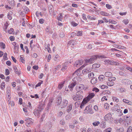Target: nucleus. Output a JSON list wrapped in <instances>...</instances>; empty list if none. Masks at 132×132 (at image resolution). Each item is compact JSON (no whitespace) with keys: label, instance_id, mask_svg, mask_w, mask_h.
<instances>
[{"label":"nucleus","instance_id":"nucleus-2","mask_svg":"<svg viewBox=\"0 0 132 132\" xmlns=\"http://www.w3.org/2000/svg\"><path fill=\"white\" fill-rule=\"evenodd\" d=\"M84 93L82 91L77 92L76 94L72 97L73 100L75 101H78L81 100L83 98Z\"/></svg>","mask_w":132,"mask_h":132},{"label":"nucleus","instance_id":"nucleus-11","mask_svg":"<svg viewBox=\"0 0 132 132\" xmlns=\"http://www.w3.org/2000/svg\"><path fill=\"white\" fill-rule=\"evenodd\" d=\"M69 64V63L68 62H66L63 65L62 68L61 69V70L63 71L64 69H66L67 68V66Z\"/></svg>","mask_w":132,"mask_h":132},{"label":"nucleus","instance_id":"nucleus-23","mask_svg":"<svg viewBox=\"0 0 132 132\" xmlns=\"http://www.w3.org/2000/svg\"><path fill=\"white\" fill-rule=\"evenodd\" d=\"M72 109V105H70L67 107V111L68 112H69Z\"/></svg>","mask_w":132,"mask_h":132},{"label":"nucleus","instance_id":"nucleus-49","mask_svg":"<svg viewBox=\"0 0 132 132\" xmlns=\"http://www.w3.org/2000/svg\"><path fill=\"white\" fill-rule=\"evenodd\" d=\"M9 39L11 41H14L15 39V37L14 36H11L9 37Z\"/></svg>","mask_w":132,"mask_h":132},{"label":"nucleus","instance_id":"nucleus-38","mask_svg":"<svg viewBox=\"0 0 132 132\" xmlns=\"http://www.w3.org/2000/svg\"><path fill=\"white\" fill-rule=\"evenodd\" d=\"M5 83L4 82H2L1 85V88L3 89L5 87Z\"/></svg>","mask_w":132,"mask_h":132},{"label":"nucleus","instance_id":"nucleus-4","mask_svg":"<svg viewBox=\"0 0 132 132\" xmlns=\"http://www.w3.org/2000/svg\"><path fill=\"white\" fill-rule=\"evenodd\" d=\"M87 88V87H85L82 84H80L79 85V86H77L76 87V89L77 92L81 91L80 90L82 89L86 90Z\"/></svg>","mask_w":132,"mask_h":132},{"label":"nucleus","instance_id":"nucleus-12","mask_svg":"<svg viewBox=\"0 0 132 132\" xmlns=\"http://www.w3.org/2000/svg\"><path fill=\"white\" fill-rule=\"evenodd\" d=\"M109 80H108V81L107 82V85L109 86H111L114 85V83L113 81H110Z\"/></svg>","mask_w":132,"mask_h":132},{"label":"nucleus","instance_id":"nucleus-32","mask_svg":"<svg viewBox=\"0 0 132 132\" xmlns=\"http://www.w3.org/2000/svg\"><path fill=\"white\" fill-rule=\"evenodd\" d=\"M109 22L110 23L114 24H116L117 23V22L113 20L110 19Z\"/></svg>","mask_w":132,"mask_h":132},{"label":"nucleus","instance_id":"nucleus-1","mask_svg":"<svg viewBox=\"0 0 132 132\" xmlns=\"http://www.w3.org/2000/svg\"><path fill=\"white\" fill-rule=\"evenodd\" d=\"M95 95V94L93 93H89L88 96L85 98L83 100L81 103L80 108L82 109L84 105L87 103L90 99L93 98Z\"/></svg>","mask_w":132,"mask_h":132},{"label":"nucleus","instance_id":"nucleus-14","mask_svg":"<svg viewBox=\"0 0 132 132\" xmlns=\"http://www.w3.org/2000/svg\"><path fill=\"white\" fill-rule=\"evenodd\" d=\"M10 98H9L8 100V104L9 105L11 106H14V102L12 101H11Z\"/></svg>","mask_w":132,"mask_h":132},{"label":"nucleus","instance_id":"nucleus-62","mask_svg":"<svg viewBox=\"0 0 132 132\" xmlns=\"http://www.w3.org/2000/svg\"><path fill=\"white\" fill-rule=\"evenodd\" d=\"M111 116L109 114H106L105 117V118L106 119V118H110Z\"/></svg>","mask_w":132,"mask_h":132},{"label":"nucleus","instance_id":"nucleus-56","mask_svg":"<svg viewBox=\"0 0 132 132\" xmlns=\"http://www.w3.org/2000/svg\"><path fill=\"white\" fill-rule=\"evenodd\" d=\"M6 64L8 66L10 65L11 64V62L9 61H7L6 62Z\"/></svg>","mask_w":132,"mask_h":132},{"label":"nucleus","instance_id":"nucleus-58","mask_svg":"<svg viewBox=\"0 0 132 132\" xmlns=\"http://www.w3.org/2000/svg\"><path fill=\"white\" fill-rule=\"evenodd\" d=\"M106 97L105 96H104L101 99V101H104V100H105L106 101L107 100V99L106 98Z\"/></svg>","mask_w":132,"mask_h":132},{"label":"nucleus","instance_id":"nucleus-42","mask_svg":"<svg viewBox=\"0 0 132 132\" xmlns=\"http://www.w3.org/2000/svg\"><path fill=\"white\" fill-rule=\"evenodd\" d=\"M112 129L111 128H108L107 129L105 130L104 131V132H111V130Z\"/></svg>","mask_w":132,"mask_h":132},{"label":"nucleus","instance_id":"nucleus-8","mask_svg":"<svg viewBox=\"0 0 132 132\" xmlns=\"http://www.w3.org/2000/svg\"><path fill=\"white\" fill-rule=\"evenodd\" d=\"M68 103V101L67 100H63L60 105L61 108H62L65 107Z\"/></svg>","mask_w":132,"mask_h":132},{"label":"nucleus","instance_id":"nucleus-19","mask_svg":"<svg viewBox=\"0 0 132 132\" xmlns=\"http://www.w3.org/2000/svg\"><path fill=\"white\" fill-rule=\"evenodd\" d=\"M97 82V79L95 78H93L91 80V82L93 84H95Z\"/></svg>","mask_w":132,"mask_h":132},{"label":"nucleus","instance_id":"nucleus-63","mask_svg":"<svg viewBox=\"0 0 132 132\" xmlns=\"http://www.w3.org/2000/svg\"><path fill=\"white\" fill-rule=\"evenodd\" d=\"M38 66L34 65L33 67V69L36 70H37L38 69Z\"/></svg>","mask_w":132,"mask_h":132},{"label":"nucleus","instance_id":"nucleus-52","mask_svg":"<svg viewBox=\"0 0 132 132\" xmlns=\"http://www.w3.org/2000/svg\"><path fill=\"white\" fill-rule=\"evenodd\" d=\"M50 44H48L47 45V50H48V52H50V51H51L50 48Z\"/></svg>","mask_w":132,"mask_h":132},{"label":"nucleus","instance_id":"nucleus-3","mask_svg":"<svg viewBox=\"0 0 132 132\" xmlns=\"http://www.w3.org/2000/svg\"><path fill=\"white\" fill-rule=\"evenodd\" d=\"M43 109V108H41L40 109L39 108L38 109H35L34 111V113L35 116H37L38 118H39L40 117L41 111Z\"/></svg>","mask_w":132,"mask_h":132},{"label":"nucleus","instance_id":"nucleus-24","mask_svg":"<svg viewBox=\"0 0 132 132\" xmlns=\"http://www.w3.org/2000/svg\"><path fill=\"white\" fill-rule=\"evenodd\" d=\"M23 9L24 11H23V12H24L26 13H27L29 11L28 8L27 7L25 6L23 7Z\"/></svg>","mask_w":132,"mask_h":132},{"label":"nucleus","instance_id":"nucleus-5","mask_svg":"<svg viewBox=\"0 0 132 132\" xmlns=\"http://www.w3.org/2000/svg\"><path fill=\"white\" fill-rule=\"evenodd\" d=\"M105 57L104 55H95L93 56L91 58L93 62L97 59V58H103Z\"/></svg>","mask_w":132,"mask_h":132},{"label":"nucleus","instance_id":"nucleus-33","mask_svg":"<svg viewBox=\"0 0 132 132\" xmlns=\"http://www.w3.org/2000/svg\"><path fill=\"white\" fill-rule=\"evenodd\" d=\"M101 15L103 16H108L109 14L105 12H101Z\"/></svg>","mask_w":132,"mask_h":132},{"label":"nucleus","instance_id":"nucleus-30","mask_svg":"<svg viewBox=\"0 0 132 132\" xmlns=\"http://www.w3.org/2000/svg\"><path fill=\"white\" fill-rule=\"evenodd\" d=\"M114 45L115 46H114V47H115L117 48H118V49H123V48H124V47L122 46L118 45L115 44H114Z\"/></svg>","mask_w":132,"mask_h":132},{"label":"nucleus","instance_id":"nucleus-54","mask_svg":"<svg viewBox=\"0 0 132 132\" xmlns=\"http://www.w3.org/2000/svg\"><path fill=\"white\" fill-rule=\"evenodd\" d=\"M125 24H127L128 23V21L127 20H124L123 21Z\"/></svg>","mask_w":132,"mask_h":132},{"label":"nucleus","instance_id":"nucleus-15","mask_svg":"<svg viewBox=\"0 0 132 132\" xmlns=\"http://www.w3.org/2000/svg\"><path fill=\"white\" fill-rule=\"evenodd\" d=\"M13 68L16 73L19 75H20L21 73V71H18L16 67L15 66H14Z\"/></svg>","mask_w":132,"mask_h":132},{"label":"nucleus","instance_id":"nucleus-45","mask_svg":"<svg viewBox=\"0 0 132 132\" xmlns=\"http://www.w3.org/2000/svg\"><path fill=\"white\" fill-rule=\"evenodd\" d=\"M5 73L6 75H9L10 74V72L8 69H6Z\"/></svg>","mask_w":132,"mask_h":132},{"label":"nucleus","instance_id":"nucleus-35","mask_svg":"<svg viewBox=\"0 0 132 132\" xmlns=\"http://www.w3.org/2000/svg\"><path fill=\"white\" fill-rule=\"evenodd\" d=\"M94 73L93 72L89 73L88 74V77L89 78H91L94 76Z\"/></svg>","mask_w":132,"mask_h":132},{"label":"nucleus","instance_id":"nucleus-27","mask_svg":"<svg viewBox=\"0 0 132 132\" xmlns=\"http://www.w3.org/2000/svg\"><path fill=\"white\" fill-rule=\"evenodd\" d=\"M119 74L120 76H123L126 77L127 75L125 73L122 71H119Z\"/></svg>","mask_w":132,"mask_h":132},{"label":"nucleus","instance_id":"nucleus-17","mask_svg":"<svg viewBox=\"0 0 132 132\" xmlns=\"http://www.w3.org/2000/svg\"><path fill=\"white\" fill-rule=\"evenodd\" d=\"M60 58V57L58 54H57L55 57L54 60L55 61L58 62L59 61Z\"/></svg>","mask_w":132,"mask_h":132},{"label":"nucleus","instance_id":"nucleus-34","mask_svg":"<svg viewBox=\"0 0 132 132\" xmlns=\"http://www.w3.org/2000/svg\"><path fill=\"white\" fill-rule=\"evenodd\" d=\"M113 65H119L120 64H121V62L118 61V62H113Z\"/></svg>","mask_w":132,"mask_h":132},{"label":"nucleus","instance_id":"nucleus-46","mask_svg":"<svg viewBox=\"0 0 132 132\" xmlns=\"http://www.w3.org/2000/svg\"><path fill=\"white\" fill-rule=\"evenodd\" d=\"M132 132V127H130L128 129L127 132Z\"/></svg>","mask_w":132,"mask_h":132},{"label":"nucleus","instance_id":"nucleus-26","mask_svg":"<svg viewBox=\"0 0 132 132\" xmlns=\"http://www.w3.org/2000/svg\"><path fill=\"white\" fill-rule=\"evenodd\" d=\"M8 32L9 34H14V32L13 28H11L9 30H8Z\"/></svg>","mask_w":132,"mask_h":132},{"label":"nucleus","instance_id":"nucleus-40","mask_svg":"<svg viewBox=\"0 0 132 132\" xmlns=\"http://www.w3.org/2000/svg\"><path fill=\"white\" fill-rule=\"evenodd\" d=\"M62 13H60V16H59V17L57 18V20L59 21H61L62 20Z\"/></svg>","mask_w":132,"mask_h":132},{"label":"nucleus","instance_id":"nucleus-18","mask_svg":"<svg viewBox=\"0 0 132 132\" xmlns=\"http://www.w3.org/2000/svg\"><path fill=\"white\" fill-rule=\"evenodd\" d=\"M65 82L63 81L62 82H61L60 84H59L58 86V88L59 89H61L63 86L64 85V84Z\"/></svg>","mask_w":132,"mask_h":132},{"label":"nucleus","instance_id":"nucleus-29","mask_svg":"<svg viewBox=\"0 0 132 132\" xmlns=\"http://www.w3.org/2000/svg\"><path fill=\"white\" fill-rule=\"evenodd\" d=\"M108 80H110V81H113L116 80V78L114 77H112V76L111 77L109 78H108Z\"/></svg>","mask_w":132,"mask_h":132},{"label":"nucleus","instance_id":"nucleus-20","mask_svg":"<svg viewBox=\"0 0 132 132\" xmlns=\"http://www.w3.org/2000/svg\"><path fill=\"white\" fill-rule=\"evenodd\" d=\"M62 100V98L61 97H58L57 100V104L59 105H60L61 102Z\"/></svg>","mask_w":132,"mask_h":132},{"label":"nucleus","instance_id":"nucleus-43","mask_svg":"<svg viewBox=\"0 0 132 132\" xmlns=\"http://www.w3.org/2000/svg\"><path fill=\"white\" fill-rule=\"evenodd\" d=\"M123 101L124 102L126 103H131V101H130L128 100H126L125 99H123Z\"/></svg>","mask_w":132,"mask_h":132},{"label":"nucleus","instance_id":"nucleus-36","mask_svg":"<svg viewBox=\"0 0 132 132\" xmlns=\"http://www.w3.org/2000/svg\"><path fill=\"white\" fill-rule=\"evenodd\" d=\"M7 54L6 53H4V55L3 56V59L4 60H7L8 59L7 57Z\"/></svg>","mask_w":132,"mask_h":132},{"label":"nucleus","instance_id":"nucleus-47","mask_svg":"<svg viewBox=\"0 0 132 132\" xmlns=\"http://www.w3.org/2000/svg\"><path fill=\"white\" fill-rule=\"evenodd\" d=\"M71 25L74 27H76L78 25V24L74 22H71Z\"/></svg>","mask_w":132,"mask_h":132},{"label":"nucleus","instance_id":"nucleus-60","mask_svg":"<svg viewBox=\"0 0 132 132\" xmlns=\"http://www.w3.org/2000/svg\"><path fill=\"white\" fill-rule=\"evenodd\" d=\"M51 55L50 54H49L48 57V62H49L51 58Z\"/></svg>","mask_w":132,"mask_h":132},{"label":"nucleus","instance_id":"nucleus-9","mask_svg":"<svg viewBox=\"0 0 132 132\" xmlns=\"http://www.w3.org/2000/svg\"><path fill=\"white\" fill-rule=\"evenodd\" d=\"M76 82L72 83L68 86V88L70 90L72 91L73 87L76 85Z\"/></svg>","mask_w":132,"mask_h":132},{"label":"nucleus","instance_id":"nucleus-10","mask_svg":"<svg viewBox=\"0 0 132 132\" xmlns=\"http://www.w3.org/2000/svg\"><path fill=\"white\" fill-rule=\"evenodd\" d=\"M91 69L90 68L87 67L84 70L82 71V72L83 74H86L87 73L91 71Z\"/></svg>","mask_w":132,"mask_h":132},{"label":"nucleus","instance_id":"nucleus-16","mask_svg":"<svg viewBox=\"0 0 132 132\" xmlns=\"http://www.w3.org/2000/svg\"><path fill=\"white\" fill-rule=\"evenodd\" d=\"M104 75L106 77H109V78L111 77L112 76V73L110 72H106L105 73Z\"/></svg>","mask_w":132,"mask_h":132},{"label":"nucleus","instance_id":"nucleus-53","mask_svg":"<svg viewBox=\"0 0 132 132\" xmlns=\"http://www.w3.org/2000/svg\"><path fill=\"white\" fill-rule=\"evenodd\" d=\"M31 119L28 117L26 118L25 121L27 122H30L31 121Z\"/></svg>","mask_w":132,"mask_h":132},{"label":"nucleus","instance_id":"nucleus-37","mask_svg":"<svg viewBox=\"0 0 132 132\" xmlns=\"http://www.w3.org/2000/svg\"><path fill=\"white\" fill-rule=\"evenodd\" d=\"M87 17L88 19H89L91 20H95L96 19L94 17L91 16H90L88 15Z\"/></svg>","mask_w":132,"mask_h":132},{"label":"nucleus","instance_id":"nucleus-7","mask_svg":"<svg viewBox=\"0 0 132 132\" xmlns=\"http://www.w3.org/2000/svg\"><path fill=\"white\" fill-rule=\"evenodd\" d=\"M82 62L83 61L82 60L77 61L75 62L74 65L75 67H79L82 64Z\"/></svg>","mask_w":132,"mask_h":132},{"label":"nucleus","instance_id":"nucleus-44","mask_svg":"<svg viewBox=\"0 0 132 132\" xmlns=\"http://www.w3.org/2000/svg\"><path fill=\"white\" fill-rule=\"evenodd\" d=\"M113 99L114 101H116L117 102H118L119 101V99L118 98L115 97H114L113 98Z\"/></svg>","mask_w":132,"mask_h":132},{"label":"nucleus","instance_id":"nucleus-64","mask_svg":"<svg viewBox=\"0 0 132 132\" xmlns=\"http://www.w3.org/2000/svg\"><path fill=\"white\" fill-rule=\"evenodd\" d=\"M82 18L84 20H86L87 19V18H86V15L85 14H82Z\"/></svg>","mask_w":132,"mask_h":132},{"label":"nucleus","instance_id":"nucleus-22","mask_svg":"<svg viewBox=\"0 0 132 132\" xmlns=\"http://www.w3.org/2000/svg\"><path fill=\"white\" fill-rule=\"evenodd\" d=\"M9 24L7 23V22H6V23L4 24V31L6 32H7L6 30L7 29V28Z\"/></svg>","mask_w":132,"mask_h":132},{"label":"nucleus","instance_id":"nucleus-59","mask_svg":"<svg viewBox=\"0 0 132 132\" xmlns=\"http://www.w3.org/2000/svg\"><path fill=\"white\" fill-rule=\"evenodd\" d=\"M60 123L62 125H64L65 124L64 121L63 120H62L60 121Z\"/></svg>","mask_w":132,"mask_h":132},{"label":"nucleus","instance_id":"nucleus-21","mask_svg":"<svg viewBox=\"0 0 132 132\" xmlns=\"http://www.w3.org/2000/svg\"><path fill=\"white\" fill-rule=\"evenodd\" d=\"M85 60V62L86 63H93L91 58L89 59H87Z\"/></svg>","mask_w":132,"mask_h":132},{"label":"nucleus","instance_id":"nucleus-6","mask_svg":"<svg viewBox=\"0 0 132 132\" xmlns=\"http://www.w3.org/2000/svg\"><path fill=\"white\" fill-rule=\"evenodd\" d=\"M85 112L87 113H89L92 114L93 113L92 111V109L90 106H88L86 107L85 109L84 110Z\"/></svg>","mask_w":132,"mask_h":132},{"label":"nucleus","instance_id":"nucleus-25","mask_svg":"<svg viewBox=\"0 0 132 132\" xmlns=\"http://www.w3.org/2000/svg\"><path fill=\"white\" fill-rule=\"evenodd\" d=\"M100 64H94L93 65V68H98L100 67Z\"/></svg>","mask_w":132,"mask_h":132},{"label":"nucleus","instance_id":"nucleus-13","mask_svg":"<svg viewBox=\"0 0 132 132\" xmlns=\"http://www.w3.org/2000/svg\"><path fill=\"white\" fill-rule=\"evenodd\" d=\"M12 44L14 46V47L15 50H18L19 48L18 45L15 42H13L12 43Z\"/></svg>","mask_w":132,"mask_h":132},{"label":"nucleus","instance_id":"nucleus-41","mask_svg":"<svg viewBox=\"0 0 132 132\" xmlns=\"http://www.w3.org/2000/svg\"><path fill=\"white\" fill-rule=\"evenodd\" d=\"M109 107V105L107 103H105L104 104V108L105 109H108Z\"/></svg>","mask_w":132,"mask_h":132},{"label":"nucleus","instance_id":"nucleus-61","mask_svg":"<svg viewBox=\"0 0 132 132\" xmlns=\"http://www.w3.org/2000/svg\"><path fill=\"white\" fill-rule=\"evenodd\" d=\"M11 58L13 60V61L15 62L16 63V59L13 56H11Z\"/></svg>","mask_w":132,"mask_h":132},{"label":"nucleus","instance_id":"nucleus-55","mask_svg":"<svg viewBox=\"0 0 132 132\" xmlns=\"http://www.w3.org/2000/svg\"><path fill=\"white\" fill-rule=\"evenodd\" d=\"M43 81H42L41 82H40L38 83L36 85L35 87H37L38 86H40L41 84L42 83Z\"/></svg>","mask_w":132,"mask_h":132},{"label":"nucleus","instance_id":"nucleus-51","mask_svg":"<svg viewBox=\"0 0 132 132\" xmlns=\"http://www.w3.org/2000/svg\"><path fill=\"white\" fill-rule=\"evenodd\" d=\"M39 22L41 24H43L44 22V20L43 19H40L39 20Z\"/></svg>","mask_w":132,"mask_h":132},{"label":"nucleus","instance_id":"nucleus-57","mask_svg":"<svg viewBox=\"0 0 132 132\" xmlns=\"http://www.w3.org/2000/svg\"><path fill=\"white\" fill-rule=\"evenodd\" d=\"M106 7L108 9H110L112 8V6L109 4H106Z\"/></svg>","mask_w":132,"mask_h":132},{"label":"nucleus","instance_id":"nucleus-48","mask_svg":"<svg viewBox=\"0 0 132 132\" xmlns=\"http://www.w3.org/2000/svg\"><path fill=\"white\" fill-rule=\"evenodd\" d=\"M93 90L95 91L96 92H97L99 91V89L96 88H93Z\"/></svg>","mask_w":132,"mask_h":132},{"label":"nucleus","instance_id":"nucleus-31","mask_svg":"<svg viewBox=\"0 0 132 132\" xmlns=\"http://www.w3.org/2000/svg\"><path fill=\"white\" fill-rule=\"evenodd\" d=\"M100 124V122L98 121H95L93 123V125L94 126H98Z\"/></svg>","mask_w":132,"mask_h":132},{"label":"nucleus","instance_id":"nucleus-50","mask_svg":"<svg viewBox=\"0 0 132 132\" xmlns=\"http://www.w3.org/2000/svg\"><path fill=\"white\" fill-rule=\"evenodd\" d=\"M108 87V86L104 85H103L101 86V88L102 89H104L105 88H106Z\"/></svg>","mask_w":132,"mask_h":132},{"label":"nucleus","instance_id":"nucleus-28","mask_svg":"<svg viewBox=\"0 0 132 132\" xmlns=\"http://www.w3.org/2000/svg\"><path fill=\"white\" fill-rule=\"evenodd\" d=\"M82 31H78L77 32L76 35L77 36H82Z\"/></svg>","mask_w":132,"mask_h":132},{"label":"nucleus","instance_id":"nucleus-39","mask_svg":"<svg viewBox=\"0 0 132 132\" xmlns=\"http://www.w3.org/2000/svg\"><path fill=\"white\" fill-rule=\"evenodd\" d=\"M0 45L1 47L3 48L4 49L5 48V44L3 43H0Z\"/></svg>","mask_w":132,"mask_h":132}]
</instances>
